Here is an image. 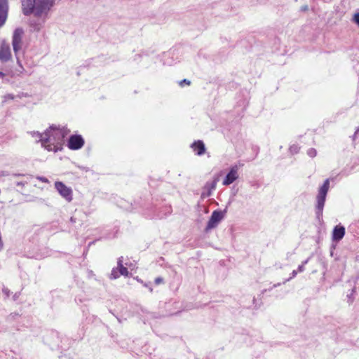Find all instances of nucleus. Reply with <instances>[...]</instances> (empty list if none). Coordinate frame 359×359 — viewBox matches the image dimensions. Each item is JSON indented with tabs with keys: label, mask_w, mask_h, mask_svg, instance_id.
Here are the masks:
<instances>
[{
	"label": "nucleus",
	"mask_w": 359,
	"mask_h": 359,
	"mask_svg": "<svg viewBox=\"0 0 359 359\" xmlns=\"http://www.w3.org/2000/svg\"><path fill=\"white\" fill-rule=\"evenodd\" d=\"M353 21L359 27V13H355L353 16Z\"/></svg>",
	"instance_id": "obj_18"
},
{
	"label": "nucleus",
	"mask_w": 359,
	"mask_h": 359,
	"mask_svg": "<svg viewBox=\"0 0 359 359\" xmlns=\"http://www.w3.org/2000/svg\"><path fill=\"white\" fill-rule=\"evenodd\" d=\"M24 35V31L22 28H17L15 29L13 36H12V46L13 49L15 53L17 62L19 65H20V61L18 58V53L22 49V38Z\"/></svg>",
	"instance_id": "obj_4"
},
{
	"label": "nucleus",
	"mask_w": 359,
	"mask_h": 359,
	"mask_svg": "<svg viewBox=\"0 0 359 359\" xmlns=\"http://www.w3.org/2000/svg\"><path fill=\"white\" fill-rule=\"evenodd\" d=\"M299 149V147H298L297 145H294H294H292V146H291V147H290V151L292 153L294 154V153H297V152H298Z\"/></svg>",
	"instance_id": "obj_19"
},
{
	"label": "nucleus",
	"mask_w": 359,
	"mask_h": 359,
	"mask_svg": "<svg viewBox=\"0 0 359 359\" xmlns=\"http://www.w3.org/2000/svg\"><path fill=\"white\" fill-rule=\"evenodd\" d=\"M184 83H186L187 85L189 86L191 82H190V81H189L187 79H183V80L180 81L179 83L180 86H183Z\"/></svg>",
	"instance_id": "obj_21"
},
{
	"label": "nucleus",
	"mask_w": 359,
	"mask_h": 359,
	"mask_svg": "<svg viewBox=\"0 0 359 359\" xmlns=\"http://www.w3.org/2000/svg\"><path fill=\"white\" fill-rule=\"evenodd\" d=\"M84 144V140L81 135H72L68 141V147L72 150L81 149Z\"/></svg>",
	"instance_id": "obj_8"
},
{
	"label": "nucleus",
	"mask_w": 359,
	"mask_h": 359,
	"mask_svg": "<svg viewBox=\"0 0 359 359\" xmlns=\"http://www.w3.org/2000/svg\"><path fill=\"white\" fill-rule=\"evenodd\" d=\"M53 5V0H22V11L26 15L34 13L39 17L47 14Z\"/></svg>",
	"instance_id": "obj_2"
},
{
	"label": "nucleus",
	"mask_w": 359,
	"mask_h": 359,
	"mask_svg": "<svg viewBox=\"0 0 359 359\" xmlns=\"http://www.w3.org/2000/svg\"><path fill=\"white\" fill-rule=\"evenodd\" d=\"M8 14L7 0H0V27L4 25Z\"/></svg>",
	"instance_id": "obj_10"
},
{
	"label": "nucleus",
	"mask_w": 359,
	"mask_h": 359,
	"mask_svg": "<svg viewBox=\"0 0 359 359\" xmlns=\"http://www.w3.org/2000/svg\"><path fill=\"white\" fill-rule=\"evenodd\" d=\"M30 134L33 137H36V141L40 142L46 149L57 152L62 149L66 133L62 129L50 126L43 134L35 131L31 132Z\"/></svg>",
	"instance_id": "obj_1"
},
{
	"label": "nucleus",
	"mask_w": 359,
	"mask_h": 359,
	"mask_svg": "<svg viewBox=\"0 0 359 359\" xmlns=\"http://www.w3.org/2000/svg\"><path fill=\"white\" fill-rule=\"evenodd\" d=\"M224 218V213L221 211L215 210L208 222L207 229H211L216 227L218 224L222 221Z\"/></svg>",
	"instance_id": "obj_7"
},
{
	"label": "nucleus",
	"mask_w": 359,
	"mask_h": 359,
	"mask_svg": "<svg viewBox=\"0 0 359 359\" xmlns=\"http://www.w3.org/2000/svg\"><path fill=\"white\" fill-rule=\"evenodd\" d=\"M238 168L237 165L231 167L229 173L226 175L225 179L223 181V184L227 186L236 181L238 178Z\"/></svg>",
	"instance_id": "obj_9"
},
{
	"label": "nucleus",
	"mask_w": 359,
	"mask_h": 359,
	"mask_svg": "<svg viewBox=\"0 0 359 359\" xmlns=\"http://www.w3.org/2000/svg\"><path fill=\"white\" fill-rule=\"evenodd\" d=\"M3 292L7 295L8 296V291L7 289H3Z\"/></svg>",
	"instance_id": "obj_26"
},
{
	"label": "nucleus",
	"mask_w": 359,
	"mask_h": 359,
	"mask_svg": "<svg viewBox=\"0 0 359 359\" xmlns=\"http://www.w3.org/2000/svg\"><path fill=\"white\" fill-rule=\"evenodd\" d=\"M301 9H302V11H307L309 9V8H308V6H304L302 7Z\"/></svg>",
	"instance_id": "obj_25"
},
{
	"label": "nucleus",
	"mask_w": 359,
	"mask_h": 359,
	"mask_svg": "<svg viewBox=\"0 0 359 359\" xmlns=\"http://www.w3.org/2000/svg\"><path fill=\"white\" fill-rule=\"evenodd\" d=\"M118 268H119V274L120 276H127L128 275V271L127 268L123 266V257H120L118 260Z\"/></svg>",
	"instance_id": "obj_13"
},
{
	"label": "nucleus",
	"mask_w": 359,
	"mask_h": 359,
	"mask_svg": "<svg viewBox=\"0 0 359 359\" xmlns=\"http://www.w3.org/2000/svg\"><path fill=\"white\" fill-rule=\"evenodd\" d=\"M308 262V259H306V261H304L302 264L299 265V267H298V271L299 272H302L304 271V264H306V263Z\"/></svg>",
	"instance_id": "obj_20"
},
{
	"label": "nucleus",
	"mask_w": 359,
	"mask_h": 359,
	"mask_svg": "<svg viewBox=\"0 0 359 359\" xmlns=\"http://www.w3.org/2000/svg\"><path fill=\"white\" fill-rule=\"evenodd\" d=\"M297 271H295V270H294V271L292 272V276H291L289 279H287V280H289L290 279H291V278H292L295 277V276H297Z\"/></svg>",
	"instance_id": "obj_24"
},
{
	"label": "nucleus",
	"mask_w": 359,
	"mask_h": 359,
	"mask_svg": "<svg viewBox=\"0 0 359 359\" xmlns=\"http://www.w3.org/2000/svg\"><path fill=\"white\" fill-rule=\"evenodd\" d=\"M12 58L10 45L6 42H2L0 45V61L6 62Z\"/></svg>",
	"instance_id": "obj_6"
},
{
	"label": "nucleus",
	"mask_w": 359,
	"mask_h": 359,
	"mask_svg": "<svg viewBox=\"0 0 359 359\" xmlns=\"http://www.w3.org/2000/svg\"><path fill=\"white\" fill-rule=\"evenodd\" d=\"M216 184H217L216 180L212 182H207L205 185L204 189H208V190L210 189V191H212V190H214L216 188Z\"/></svg>",
	"instance_id": "obj_14"
},
{
	"label": "nucleus",
	"mask_w": 359,
	"mask_h": 359,
	"mask_svg": "<svg viewBox=\"0 0 359 359\" xmlns=\"http://www.w3.org/2000/svg\"><path fill=\"white\" fill-rule=\"evenodd\" d=\"M307 154H308V155L309 156L313 158V157H315L316 156L317 151H316V150L315 149L311 148V149L308 150Z\"/></svg>",
	"instance_id": "obj_17"
},
{
	"label": "nucleus",
	"mask_w": 359,
	"mask_h": 359,
	"mask_svg": "<svg viewBox=\"0 0 359 359\" xmlns=\"http://www.w3.org/2000/svg\"><path fill=\"white\" fill-rule=\"evenodd\" d=\"M163 278H160V277L156 278L155 279V283H156V284H160V283H161L163 282Z\"/></svg>",
	"instance_id": "obj_23"
},
{
	"label": "nucleus",
	"mask_w": 359,
	"mask_h": 359,
	"mask_svg": "<svg viewBox=\"0 0 359 359\" xmlns=\"http://www.w3.org/2000/svg\"><path fill=\"white\" fill-rule=\"evenodd\" d=\"M330 186V180L327 179L325 182L323 186L320 188L318 191V194L317 196V205H316V209H317V215L319 217L320 215H322L323 210L327 196V193L329 189Z\"/></svg>",
	"instance_id": "obj_3"
},
{
	"label": "nucleus",
	"mask_w": 359,
	"mask_h": 359,
	"mask_svg": "<svg viewBox=\"0 0 359 359\" xmlns=\"http://www.w3.org/2000/svg\"><path fill=\"white\" fill-rule=\"evenodd\" d=\"M212 194V191L210 189H205V191L201 194V198H205L209 197Z\"/></svg>",
	"instance_id": "obj_16"
},
{
	"label": "nucleus",
	"mask_w": 359,
	"mask_h": 359,
	"mask_svg": "<svg viewBox=\"0 0 359 359\" xmlns=\"http://www.w3.org/2000/svg\"><path fill=\"white\" fill-rule=\"evenodd\" d=\"M191 147L198 156L203 155L205 151V144L201 140L195 141Z\"/></svg>",
	"instance_id": "obj_12"
},
{
	"label": "nucleus",
	"mask_w": 359,
	"mask_h": 359,
	"mask_svg": "<svg viewBox=\"0 0 359 359\" xmlns=\"http://www.w3.org/2000/svg\"><path fill=\"white\" fill-rule=\"evenodd\" d=\"M345 235V228L343 226L337 225L334 228L332 232V240L339 241Z\"/></svg>",
	"instance_id": "obj_11"
},
{
	"label": "nucleus",
	"mask_w": 359,
	"mask_h": 359,
	"mask_svg": "<svg viewBox=\"0 0 359 359\" xmlns=\"http://www.w3.org/2000/svg\"><path fill=\"white\" fill-rule=\"evenodd\" d=\"M38 179L43 182H45V183H48V180L46 177H39Z\"/></svg>",
	"instance_id": "obj_22"
},
{
	"label": "nucleus",
	"mask_w": 359,
	"mask_h": 359,
	"mask_svg": "<svg viewBox=\"0 0 359 359\" xmlns=\"http://www.w3.org/2000/svg\"><path fill=\"white\" fill-rule=\"evenodd\" d=\"M120 276V274H119V268H116V269H114L112 271H111V278H117Z\"/></svg>",
	"instance_id": "obj_15"
},
{
	"label": "nucleus",
	"mask_w": 359,
	"mask_h": 359,
	"mask_svg": "<svg viewBox=\"0 0 359 359\" xmlns=\"http://www.w3.org/2000/svg\"><path fill=\"white\" fill-rule=\"evenodd\" d=\"M55 187L59 194L67 201L70 202L72 200V191L71 188L67 187L61 182H56L55 183Z\"/></svg>",
	"instance_id": "obj_5"
},
{
	"label": "nucleus",
	"mask_w": 359,
	"mask_h": 359,
	"mask_svg": "<svg viewBox=\"0 0 359 359\" xmlns=\"http://www.w3.org/2000/svg\"><path fill=\"white\" fill-rule=\"evenodd\" d=\"M4 76V74L1 72H0V77L2 78Z\"/></svg>",
	"instance_id": "obj_27"
}]
</instances>
